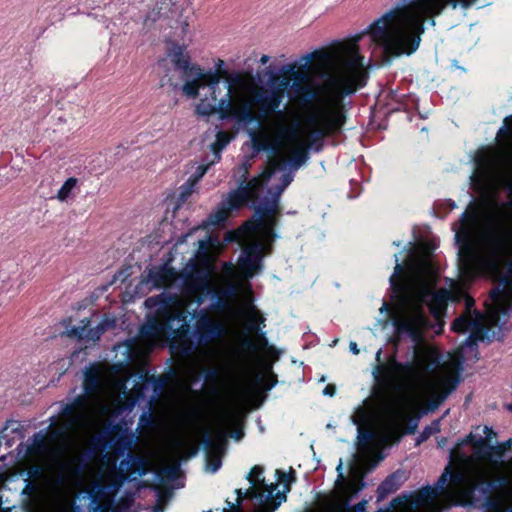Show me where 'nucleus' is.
Segmentation results:
<instances>
[{"mask_svg":"<svg viewBox=\"0 0 512 512\" xmlns=\"http://www.w3.org/2000/svg\"><path fill=\"white\" fill-rule=\"evenodd\" d=\"M403 271L396 258L390 282L400 298L393 311L387 303L380 311L392 317L399 336L415 343L413 357L406 363L394 357L381 363L379 349L373 375L385 388L401 389L436 408L459 385L466 349L476 350L478 341L491 340L490 327L485 316L473 308V298L460 287L453 292L434 291L436 270L428 257L415 261L405 283L401 282Z\"/></svg>","mask_w":512,"mask_h":512,"instance_id":"obj_1","label":"nucleus"},{"mask_svg":"<svg viewBox=\"0 0 512 512\" xmlns=\"http://www.w3.org/2000/svg\"><path fill=\"white\" fill-rule=\"evenodd\" d=\"M500 148L484 152L470 176L480 192L477 215L462 213L455 237L462 241L461 274L465 279L487 273L498 281L485 316L499 326L512 303V116L497 133Z\"/></svg>","mask_w":512,"mask_h":512,"instance_id":"obj_2","label":"nucleus"},{"mask_svg":"<svg viewBox=\"0 0 512 512\" xmlns=\"http://www.w3.org/2000/svg\"><path fill=\"white\" fill-rule=\"evenodd\" d=\"M284 70L293 76L291 89L307 108L304 125L301 129L289 126L285 114L278 111L256 137L255 143L259 149H270L274 153L266 168H270L275 157L283 156L294 175L308 160V149L318 150L317 145L326 136L342 128L345 122L342 95L364 86L367 73L363 57L354 48L339 71L322 83H313L308 73L299 70L295 63L285 66Z\"/></svg>","mask_w":512,"mask_h":512,"instance_id":"obj_3","label":"nucleus"},{"mask_svg":"<svg viewBox=\"0 0 512 512\" xmlns=\"http://www.w3.org/2000/svg\"><path fill=\"white\" fill-rule=\"evenodd\" d=\"M484 432L486 438L467 436L463 443H471L474 451L454 473L448 465L434 486L396 498L397 512H442L452 505H476L482 500L487 503L486 512H512V457L501 462L492 457L493 453L502 457L512 438L486 447L495 433L488 427Z\"/></svg>","mask_w":512,"mask_h":512,"instance_id":"obj_4","label":"nucleus"},{"mask_svg":"<svg viewBox=\"0 0 512 512\" xmlns=\"http://www.w3.org/2000/svg\"><path fill=\"white\" fill-rule=\"evenodd\" d=\"M214 240L209 236L198 241L196 258L188 260L181 272L169 264L154 266L147 271L145 281L153 288H177L180 293L163 292L149 297L144 305L154 310L147 316L131 349L147 353L156 345L171 339L180 340L189 332L187 308L195 298L198 305L214 290L212 277L216 273Z\"/></svg>","mask_w":512,"mask_h":512,"instance_id":"obj_5","label":"nucleus"},{"mask_svg":"<svg viewBox=\"0 0 512 512\" xmlns=\"http://www.w3.org/2000/svg\"><path fill=\"white\" fill-rule=\"evenodd\" d=\"M293 178L285 157H275L270 168H265L261 175L250 180L246 186L230 192L200 226L206 229L220 225L233 210L249 201L260 200L255 208L254 219L245 222L236 234L243 247L238 267L246 278L253 277L261 269L262 257L270 252L275 237L273 227L280 212L279 199Z\"/></svg>","mask_w":512,"mask_h":512,"instance_id":"obj_6","label":"nucleus"},{"mask_svg":"<svg viewBox=\"0 0 512 512\" xmlns=\"http://www.w3.org/2000/svg\"><path fill=\"white\" fill-rule=\"evenodd\" d=\"M167 55L174 64L176 70L180 71L184 80L182 93L189 98L200 96L201 88H208L209 95L200 98L195 111L200 116H211L217 114L220 120L229 116L248 117L250 111L247 109V102L244 99L245 92L253 85L241 77H231L224 96L218 98L220 92L221 75L214 71H204L200 66L193 64L187 52V45L184 43L167 42Z\"/></svg>","mask_w":512,"mask_h":512,"instance_id":"obj_7","label":"nucleus"},{"mask_svg":"<svg viewBox=\"0 0 512 512\" xmlns=\"http://www.w3.org/2000/svg\"><path fill=\"white\" fill-rule=\"evenodd\" d=\"M84 390L87 397L79 396L65 408L71 415L67 430L90 434L99 424L122 404L126 397V378L101 367L86 370Z\"/></svg>","mask_w":512,"mask_h":512,"instance_id":"obj_8","label":"nucleus"},{"mask_svg":"<svg viewBox=\"0 0 512 512\" xmlns=\"http://www.w3.org/2000/svg\"><path fill=\"white\" fill-rule=\"evenodd\" d=\"M477 0H398L393 7L359 32H425L448 5L468 8Z\"/></svg>","mask_w":512,"mask_h":512,"instance_id":"obj_9","label":"nucleus"},{"mask_svg":"<svg viewBox=\"0 0 512 512\" xmlns=\"http://www.w3.org/2000/svg\"><path fill=\"white\" fill-rule=\"evenodd\" d=\"M370 418L371 409L366 406L358 407L352 416L353 423L357 425L360 444L367 446L371 442H377L379 445H388L399 440L400 431L408 418V411L404 402L389 398L381 408L375 428L365 429Z\"/></svg>","mask_w":512,"mask_h":512,"instance_id":"obj_10","label":"nucleus"},{"mask_svg":"<svg viewBox=\"0 0 512 512\" xmlns=\"http://www.w3.org/2000/svg\"><path fill=\"white\" fill-rule=\"evenodd\" d=\"M263 473L264 469L261 466L256 465L251 469L247 475L250 488L245 492L242 489H236L237 503L240 504L243 498H250L254 500L258 512H272L286 501V493L290 491V484L295 480L294 472L285 473L276 470L278 483H268Z\"/></svg>","mask_w":512,"mask_h":512,"instance_id":"obj_11","label":"nucleus"},{"mask_svg":"<svg viewBox=\"0 0 512 512\" xmlns=\"http://www.w3.org/2000/svg\"><path fill=\"white\" fill-rule=\"evenodd\" d=\"M233 77H241L253 85V88H249V92L244 93V99L247 102L246 106L250 111V116L244 117V119L229 116L225 119L233 120L237 125H247L255 120L259 122L265 121L270 114L279 110L284 98V90L292 85L289 78H283L279 81L277 87L268 90L258 86L251 76L236 74Z\"/></svg>","mask_w":512,"mask_h":512,"instance_id":"obj_12","label":"nucleus"},{"mask_svg":"<svg viewBox=\"0 0 512 512\" xmlns=\"http://www.w3.org/2000/svg\"><path fill=\"white\" fill-rule=\"evenodd\" d=\"M241 312L245 318L243 345L250 348L251 335H258L265 327V318L253 303V295L250 288H244L241 294Z\"/></svg>","mask_w":512,"mask_h":512,"instance_id":"obj_13","label":"nucleus"},{"mask_svg":"<svg viewBox=\"0 0 512 512\" xmlns=\"http://www.w3.org/2000/svg\"><path fill=\"white\" fill-rule=\"evenodd\" d=\"M373 40L380 41L387 54L399 56L411 54L419 46L420 34H372Z\"/></svg>","mask_w":512,"mask_h":512,"instance_id":"obj_14","label":"nucleus"},{"mask_svg":"<svg viewBox=\"0 0 512 512\" xmlns=\"http://www.w3.org/2000/svg\"><path fill=\"white\" fill-rule=\"evenodd\" d=\"M195 333L200 343L210 344L225 336L228 333V328L206 310H200L196 314Z\"/></svg>","mask_w":512,"mask_h":512,"instance_id":"obj_15","label":"nucleus"},{"mask_svg":"<svg viewBox=\"0 0 512 512\" xmlns=\"http://www.w3.org/2000/svg\"><path fill=\"white\" fill-rule=\"evenodd\" d=\"M174 4L173 2H167V4H159L158 6L154 5V7L147 12L145 17L143 18V29L146 30H163L166 29L167 26L172 29H182V32H186L189 27L187 23V19L185 18L180 22L181 26H173L168 25V17L166 15L169 6Z\"/></svg>","mask_w":512,"mask_h":512,"instance_id":"obj_16","label":"nucleus"},{"mask_svg":"<svg viewBox=\"0 0 512 512\" xmlns=\"http://www.w3.org/2000/svg\"><path fill=\"white\" fill-rule=\"evenodd\" d=\"M233 135L225 132V131H218L216 134V140L214 143L211 144V150L214 153L215 160L220 159V153L221 151L229 144V142L232 140Z\"/></svg>","mask_w":512,"mask_h":512,"instance_id":"obj_17","label":"nucleus"},{"mask_svg":"<svg viewBox=\"0 0 512 512\" xmlns=\"http://www.w3.org/2000/svg\"><path fill=\"white\" fill-rule=\"evenodd\" d=\"M77 183L78 180L76 178H68L61 186V188L58 190L56 198L61 202H65L71 196L72 191L77 186Z\"/></svg>","mask_w":512,"mask_h":512,"instance_id":"obj_18","label":"nucleus"},{"mask_svg":"<svg viewBox=\"0 0 512 512\" xmlns=\"http://www.w3.org/2000/svg\"><path fill=\"white\" fill-rule=\"evenodd\" d=\"M223 273L226 275L228 282L230 284L228 289V294L236 295L239 292V287L233 283L235 278V268L231 263L225 262L222 267Z\"/></svg>","mask_w":512,"mask_h":512,"instance_id":"obj_19","label":"nucleus"},{"mask_svg":"<svg viewBox=\"0 0 512 512\" xmlns=\"http://www.w3.org/2000/svg\"><path fill=\"white\" fill-rule=\"evenodd\" d=\"M90 321L88 319H84L81 321V324L78 326H72L71 328L67 329L66 334L69 337H74L77 339L84 340L87 335V326H89Z\"/></svg>","mask_w":512,"mask_h":512,"instance_id":"obj_20","label":"nucleus"},{"mask_svg":"<svg viewBox=\"0 0 512 512\" xmlns=\"http://www.w3.org/2000/svg\"><path fill=\"white\" fill-rule=\"evenodd\" d=\"M196 184L197 183H195L193 180H191L189 178L187 180V182L179 188V193H178V202L179 203H184L192 195Z\"/></svg>","mask_w":512,"mask_h":512,"instance_id":"obj_21","label":"nucleus"},{"mask_svg":"<svg viewBox=\"0 0 512 512\" xmlns=\"http://www.w3.org/2000/svg\"><path fill=\"white\" fill-rule=\"evenodd\" d=\"M221 464V457L217 452H211L207 455L206 471L215 473L220 469Z\"/></svg>","mask_w":512,"mask_h":512,"instance_id":"obj_22","label":"nucleus"},{"mask_svg":"<svg viewBox=\"0 0 512 512\" xmlns=\"http://www.w3.org/2000/svg\"><path fill=\"white\" fill-rule=\"evenodd\" d=\"M105 329H106V326L104 323H100L94 328H89L87 326V335H86V338H84V340L97 341L100 338V336L103 334Z\"/></svg>","mask_w":512,"mask_h":512,"instance_id":"obj_23","label":"nucleus"},{"mask_svg":"<svg viewBox=\"0 0 512 512\" xmlns=\"http://www.w3.org/2000/svg\"><path fill=\"white\" fill-rule=\"evenodd\" d=\"M440 430L439 421H434L430 426H427L421 433L418 442L428 439L431 435Z\"/></svg>","mask_w":512,"mask_h":512,"instance_id":"obj_24","label":"nucleus"},{"mask_svg":"<svg viewBox=\"0 0 512 512\" xmlns=\"http://www.w3.org/2000/svg\"><path fill=\"white\" fill-rule=\"evenodd\" d=\"M214 161H212L210 164L208 165H199L197 168H196V171L193 175H191L189 178L191 180H193L195 183H197L204 175L205 173L207 172L209 166L211 164H213Z\"/></svg>","mask_w":512,"mask_h":512,"instance_id":"obj_25","label":"nucleus"},{"mask_svg":"<svg viewBox=\"0 0 512 512\" xmlns=\"http://www.w3.org/2000/svg\"><path fill=\"white\" fill-rule=\"evenodd\" d=\"M394 477L387 478L379 487V490L384 493H390L396 490V487L393 486Z\"/></svg>","mask_w":512,"mask_h":512,"instance_id":"obj_26","label":"nucleus"},{"mask_svg":"<svg viewBox=\"0 0 512 512\" xmlns=\"http://www.w3.org/2000/svg\"><path fill=\"white\" fill-rule=\"evenodd\" d=\"M312 57H313V55H311V54H307V55L301 57L299 60L300 67H303V68L309 67L312 62Z\"/></svg>","mask_w":512,"mask_h":512,"instance_id":"obj_27","label":"nucleus"},{"mask_svg":"<svg viewBox=\"0 0 512 512\" xmlns=\"http://www.w3.org/2000/svg\"><path fill=\"white\" fill-rule=\"evenodd\" d=\"M366 505H367V501L366 500H362V501H360L359 503H357L353 507V511L352 512H365L366 511Z\"/></svg>","mask_w":512,"mask_h":512,"instance_id":"obj_28","label":"nucleus"},{"mask_svg":"<svg viewBox=\"0 0 512 512\" xmlns=\"http://www.w3.org/2000/svg\"><path fill=\"white\" fill-rule=\"evenodd\" d=\"M335 393H336V387L333 384H328L323 390V394L326 396H334Z\"/></svg>","mask_w":512,"mask_h":512,"instance_id":"obj_29","label":"nucleus"},{"mask_svg":"<svg viewBox=\"0 0 512 512\" xmlns=\"http://www.w3.org/2000/svg\"><path fill=\"white\" fill-rule=\"evenodd\" d=\"M349 348H350V351H351L353 354H355V355L359 354V349H358V346H357V343H356V342H350V344H349Z\"/></svg>","mask_w":512,"mask_h":512,"instance_id":"obj_30","label":"nucleus"},{"mask_svg":"<svg viewBox=\"0 0 512 512\" xmlns=\"http://www.w3.org/2000/svg\"><path fill=\"white\" fill-rule=\"evenodd\" d=\"M154 5L158 6L159 4H167V2L172 3L173 0H151Z\"/></svg>","mask_w":512,"mask_h":512,"instance_id":"obj_31","label":"nucleus"},{"mask_svg":"<svg viewBox=\"0 0 512 512\" xmlns=\"http://www.w3.org/2000/svg\"><path fill=\"white\" fill-rule=\"evenodd\" d=\"M268 61H269V56H267V55H263V56L260 58V62H261V64H266Z\"/></svg>","mask_w":512,"mask_h":512,"instance_id":"obj_32","label":"nucleus"},{"mask_svg":"<svg viewBox=\"0 0 512 512\" xmlns=\"http://www.w3.org/2000/svg\"><path fill=\"white\" fill-rule=\"evenodd\" d=\"M224 62L222 60H219L217 63V69L219 70L223 66Z\"/></svg>","mask_w":512,"mask_h":512,"instance_id":"obj_33","label":"nucleus"},{"mask_svg":"<svg viewBox=\"0 0 512 512\" xmlns=\"http://www.w3.org/2000/svg\"><path fill=\"white\" fill-rule=\"evenodd\" d=\"M62 512H69V506H65V507L62 509Z\"/></svg>","mask_w":512,"mask_h":512,"instance_id":"obj_34","label":"nucleus"},{"mask_svg":"<svg viewBox=\"0 0 512 512\" xmlns=\"http://www.w3.org/2000/svg\"><path fill=\"white\" fill-rule=\"evenodd\" d=\"M342 469V461H340L339 465L337 466V470L340 471Z\"/></svg>","mask_w":512,"mask_h":512,"instance_id":"obj_35","label":"nucleus"},{"mask_svg":"<svg viewBox=\"0 0 512 512\" xmlns=\"http://www.w3.org/2000/svg\"><path fill=\"white\" fill-rule=\"evenodd\" d=\"M362 34H357V36L354 38L355 41L359 40Z\"/></svg>","mask_w":512,"mask_h":512,"instance_id":"obj_36","label":"nucleus"},{"mask_svg":"<svg viewBox=\"0 0 512 512\" xmlns=\"http://www.w3.org/2000/svg\"><path fill=\"white\" fill-rule=\"evenodd\" d=\"M188 236H189V234L184 235V236L182 237L183 239H182L180 242H184V241H185V239H186Z\"/></svg>","mask_w":512,"mask_h":512,"instance_id":"obj_37","label":"nucleus"},{"mask_svg":"<svg viewBox=\"0 0 512 512\" xmlns=\"http://www.w3.org/2000/svg\"><path fill=\"white\" fill-rule=\"evenodd\" d=\"M223 417H224V421H227V420H228V418H229V415H228V414H225Z\"/></svg>","mask_w":512,"mask_h":512,"instance_id":"obj_38","label":"nucleus"},{"mask_svg":"<svg viewBox=\"0 0 512 512\" xmlns=\"http://www.w3.org/2000/svg\"><path fill=\"white\" fill-rule=\"evenodd\" d=\"M509 410L512 411V403L509 405Z\"/></svg>","mask_w":512,"mask_h":512,"instance_id":"obj_39","label":"nucleus"}]
</instances>
